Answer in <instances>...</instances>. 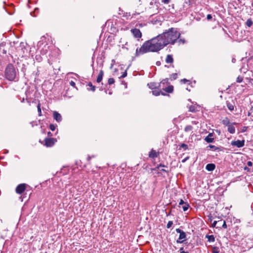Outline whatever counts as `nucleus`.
<instances>
[{"label": "nucleus", "instance_id": "obj_29", "mask_svg": "<svg viewBox=\"0 0 253 253\" xmlns=\"http://www.w3.org/2000/svg\"><path fill=\"white\" fill-rule=\"evenodd\" d=\"M56 126H55L53 124H51L49 126V128L52 131H54L56 128Z\"/></svg>", "mask_w": 253, "mask_h": 253}, {"label": "nucleus", "instance_id": "obj_28", "mask_svg": "<svg viewBox=\"0 0 253 253\" xmlns=\"http://www.w3.org/2000/svg\"><path fill=\"white\" fill-rule=\"evenodd\" d=\"M37 108H38V113H39V116H42V111H41V107H40V104H39L38 106H37Z\"/></svg>", "mask_w": 253, "mask_h": 253}, {"label": "nucleus", "instance_id": "obj_22", "mask_svg": "<svg viewBox=\"0 0 253 253\" xmlns=\"http://www.w3.org/2000/svg\"><path fill=\"white\" fill-rule=\"evenodd\" d=\"M152 92L153 94L155 96H158L161 93V91H160L158 89H155V90H153Z\"/></svg>", "mask_w": 253, "mask_h": 253}, {"label": "nucleus", "instance_id": "obj_2", "mask_svg": "<svg viewBox=\"0 0 253 253\" xmlns=\"http://www.w3.org/2000/svg\"><path fill=\"white\" fill-rule=\"evenodd\" d=\"M161 38L165 46L169 44H173L179 38L180 34L173 28H170L168 31L160 34Z\"/></svg>", "mask_w": 253, "mask_h": 253}, {"label": "nucleus", "instance_id": "obj_47", "mask_svg": "<svg viewBox=\"0 0 253 253\" xmlns=\"http://www.w3.org/2000/svg\"><path fill=\"white\" fill-rule=\"evenodd\" d=\"M188 159V157H187L185 159H183L182 161V163H184L187 159Z\"/></svg>", "mask_w": 253, "mask_h": 253}, {"label": "nucleus", "instance_id": "obj_14", "mask_svg": "<svg viewBox=\"0 0 253 253\" xmlns=\"http://www.w3.org/2000/svg\"><path fill=\"white\" fill-rule=\"evenodd\" d=\"M227 106L228 109L230 111H233L234 108V105L233 103L229 102V101L226 102Z\"/></svg>", "mask_w": 253, "mask_h": 253}, {"label": "nucleus", "instance_id": "obj_52", "mask_svg": "<svg viewBox=\"0 0 253 253\" xmlns=\"http://www.w3.org/2000/svg\"><path fill=\"white\" fill-rule=\"evenodd\" d=\"M247 169V168L246 167L245 168V169L246 170Z\"/></svg>", "mask_w": 253, "mask_h": 253}, {"label": "nucleus", "instance_id": "obj_17", "mask_svg": "<svg viewBox=\"0 0 253 253\" xmlns=\"http://www.w3.org/2000/svg\"><path fill=\"white\" fill-rule=\"evenodd\" d=\"M206 237L208 239L209 242H214L215 238L213 235H206Z\"/></svg>", "mask_w": 253, "mask_h": 253}, {"label": "nucleus", "instance_id": "obj_43", "mask_svg": "<svg viewBox=\"0 0 253 253\" xmlns=\"http://www.w3.org/2000/svg\"><path fill=\"white\" fill-rule=\"evenodd\" d=\"M207 18L208 20H211L212 18V16L211 14H208L207 15Z\"/></svg>", "mask_w": 253, "mask_h": 253}, {"label": "nucleus", "instance_id": "obj_30", "mask_svg": "<svg viewBox=\"0 0 253 253\" xmlns=\"http://www.w3.org/2000/svg\"><path fill=\"white\" fill-rule=\"evenodd\" d=\"M173 224V222L172 221H169L167 225V227L168 228H169Z\"/></svg>", "mask_w": 253, "mask_h": 253}, {"label": "nucleus", "instance_id": "obj_32", "mask_svg": "<svg viewBox=\"0 0 253 253\" xmlns=\"http://www.w3.org/2000/svg\"><path fill=\"white\" fill-rule=\"evenodd\" d=\"M243 81V78L241 76H239L237 78L236 82L237 83H241Z\"/></svg>", "mask_w": 253, "mask_h": 253}, {"label": "nucleus", "instance_id": "obj_3", "mask_svg": "<svg viewBox=\"0 0 253 253\" xmlns=\"http://www.w3.org/2000/svg\"><path fill=\"white\" fill-rule=\"evenodd\" d=\"M6 78L9 81H13L16 77V72L12 64H8L5 71Z\"/></svg>", "mask_w": 253, "mask_h": 253}, {"label": "nucleus", "instance_id": "obj_6", "mask_svg": "<svg viewBox=\"0 0 253 253\" xmlns=\"http://www.w3.org/2000/svg\"><path fill=\"white\" fill-rule=\"evenodd\" d=\"M231 144L232 146H237L238 148H241L243 147L245 145V140H238L236 141H232L231 142Z\"/></svg>", "mask_w": 253, "mask_h": 253}, {"label": "nucleus", "instance_id": "obj_40", "mask_svg": "<svg viewBox=\"0 0 253 253\" xmlns=\"http://www.w3.org/2000/svg\"><path fill=\"white\" fill-rule=\"evenodd\" d=\"M126 75H127V73H126V71L125 72H124L123 73V74L121 76V78H124L125 77H126Z\"/></svg>", "mask_w": 253, "mask_h": 253}, {"label": "nucleus", "instance_id": "obj_27", "mask_svg": "<svg viewBox=\"0 0 253 253\" xmlns=\"http://www.w3.org/2000/svg\"><path fill=\"white\" fill-rule=\"evenodd\" d=\"M115 82V80L113 78H109L108 81V83L109 84H114Z\"/></svg>", "mask_w": 253, "mask_h": 253}, {"label": "nucleus", "instance_id": "obj_51", "mask_svg": "<svg viewBox=\"0 0 253 253\" xmlns=\"http://www.w3.org/2000/svg\"><path fill=\"white\" fill-rule=\"evenodd\" d=\"M113 67V64L111 65V67H110V68L112 69Z\"/></svg>", "mask_w": 253, "mask_h": 253}, {"label": "nucleus", "instance_id": "obj_16", "mask_svg": "<svg viewBox=\"0 0 253 253\" xmlns=\"http://www.w3.org/2000/svg\"><path fill=\"white\" fill-rule=\"evenodd\" d=\"M211 134H209L208 135V136H207L205 140L208 143H211V142H212L213 140V138H211Z\"/></svg>", "mask_w": 253, "mask_h": 253}, {"label": "nucleus", "instance_id": "obj_35", "mask_svg": "<svg viewBox=\"0 0 253 253\" xmlns=\"http://www.w3.org/2000/svg\"><path fill=\"white\" fill-rule=\"evenodd\" d=\"M209 147L210 148H211V149H214V150H216V149H218L216 147H215V146H214V145H209Z\"/></svg>", "mask_w": 253, "mask_h": 253}, {"label": "nucleus", "instance_id": "obj_8", "mask_svg": "<svg viewBox=\"0 0 253 253\" xmlns=\"http://www.w3.org/2000/svg\"><path fill=\"white\" fill-rule=\"evenodd\" d=\"M45 144L47 147H51L55 143V139L53 138H45Z\"/></svg>", "mask_w": 253, "mask_h": 253}, {"label": "nucleus", "instance_id": "obj_15", "mask_svg": "<svg viewBox=\"0 0 253 253\" xmlns=\"http://www.w3.org/2000/svg\"><path fill=\"white\" fill-rule=\"evenodd\" d=\"M228 131L232 134H233L235 132V129L233 126L229 125L228 127Z\"/></svg>", "mask_w": 253, "mask_h": 253}, {"label": "nucleus", "instance_id": "obj_44", "mask_svg": "<svg viewBox=\"0 0 253 253\" xmlns=\"http://www.w3.org/2000/svg\"><path fill=\"white\" fill-rule=\"evenodd\" d=\"M181 82L185 84V83L188 82V81L187 80L185 79H184L183 80H181Z\"/></svg>", "mask_w": 253, "mask_h": 253}, {"label": "nucleus", "instance_id": "obj_19", "mask_svg": "<svg viewBox=\"0 0 253 253\" xmlns=\"http://www.w3.org/2000/svg\"><path fill=\"white\" fill-rule=\"evenodd\" d=\"M253 24V22L251 19H248L246 23V25L249 27H251Z\"/></svg>", "mask_w": 253, "mask_h": 253}, {"label": "nucleus", "instance_id": "obj_13", "mask_svg": "<svg viewBox=\"0 0 253 253\" xmlns=\"http://www.w3.org/2000/svg\"><path fill=\"white\" fill-rule=\"evenodd\" d=\"M173 61V58L171 55H168L166 58V62L167 63H172Z\"/></svg>", "mask_w": 253, "mask_h": 253}, {"label": "nucleus", "instance_id": "obj_53", "mask_svg": "<svg viewBox=\"0 0 253 253\" xmlns=\"http://www.w3.org/2000/svg\"><path fill=\"white\" fill-rule=\"evenodd\" d=\"M252 108H253V106L252 107Z\"/></svg>", "mask_w": 253, "mask_h": 253}, {"label": "nucleus", "instance_id": "obj_33", "mask_svg": "<svg viewBox=\"0 0 253 253\" xmlns=\"http://www.w3.org/2000/svg\"><path fill=\"white\" fill-rule=\"evenodd\" d=\"M189 111L190 112H195L196 111V108L194 106H190L189 109Z\"/></svg>", "mask_w": 253, "mask_h": 253}, {"label": "nucleus", "instance_id": "obj_12", "mask_svg": "<svg viewBox=\"0 0 253 253\" xmlns=\"http://www.w3.org/2000/svg\"><path fill=\"white\" fill-rule=\"evenodd\" d=\"M149 155L150 158H154L157 157L158 154V153L156 151H155L154 150H152L151 151V152H150Z\"/></svg>", "mask_w": 253, "mask_h": 253}, {"label": "nucleus", "instance_id": "obj_39", "mask_svg": "<svg viewBox=\"0 0 253 253\" xmlns=\"http://www.w3.org/2000/svg\"><path fill=\"white\" fill-rule=\"evenodd\" d=\"M247 165L249 167H252L253 166V163L251 161H248L247 162Z\"/></svg>", "mask_w": 253, "mask_h": 253}, {"label": "nucleus", "instance_id": "obj_38", "mask_svg": "<svg viewBox=\"0 0 253 253\" xmlns=\"http://www.w3.org/2000/svg\"><path fill=\"white\" fill-rule=\"evenodd\" d=\"M217 223H218L217 221H214L213 222L212 224V227H216V224H217Z\"/></svg>", "mask_w": 253, "mask_h": 253}, {"label": "nucleus", "instance_id": "obj_1", "mask_svg": "<svg viewBox=\"0 0 253 253\" xmlns=\"http://www.w3.org/2000/svg\"><path fill=\"white\" fill-rule=\"evenodd\" d=\"M164 43L161 36L159 35L150 40L147 41L139 48H137L136 55L138 56L148 52H157L165 46Z\"/></svg>", "mask_w": 253, "mask_h": 253}, {"label": "nucleus", "instance_id": "obj_36", "mask_svg": "<svg viewBox=\"0 0 253 253\" xmlns=\"http://www.w3.org/2000/svg\"><path fill=\"white\" fill-rule=\"evenodd\" d=\"M177 74L175 73V74H173L172 75H171V77L173 78V80H175L176 78H177Z\"/></svg>", "mask_w": 253, "mask_h": 253}, {"label": "nucleus", "instance_id": "obj_37", "mask_svg": "<svg viewBox=\"0 0 253 253\" xmlns=\"http://www.w3.org/2000/svg\"><path fill=\"white\" fill-rule=\"evenodd\" d=\"M179 252H180V253H188V252H184V251L183 250V248H181L179 249Z\"/></svg>", "mask_w": 253, "mask_h": 253}, {"label": "nucleus", "instance_id": "obj_4", "mask_svg": "<svg viewBox=\"0 0 253 253\" xmlns=\"http://www.w3.org/2000/svg\"><path fill=\"white\" fill-rule=\"evenodd\" d=\"M176 232L179 233L178 240H177V243H182L185 240L186 234L185 233L179 228L176 229Z\"/></svg>", "mask_w": 253, "mask_h": 253}, {"label": "nucleus", "instance_id": "obj_24", "mask_svg": "<svg viewBox=\"0 0 253 253\" xmlns=\"http://www.w3.org/2000/svg\"><path fill=\"white\" fill-rule=\"evenodd\" d=\"M219 222H221V224H222L221 227H222L224 228H226L227 227V225H226L225 220H219Z\"/></svg>", "mask_w": 253, "mask_h": 253}, {"label": "nucleus", "instance_id": "obj_21", "mask_svg": "<svg viewBox=\"0 0 253 253\" xmlns=\"http://www.w3.org/2000/svg\"><path fill=\"white\" fill-rule=\"evenodd\" d=\"M166 91L167 92L171 93L173 91V86H169L168 87L166 88Z\"/></svg>", "mask_w": 253, "mask_h": 253}, {"label": "nucleus", "instance_id": "obj_25", "mask_svg": "<svg viewBox=\"0 0 253 253\" xmlns=\"http://www.w3.org/2000/svg\"><path fill=\"white\" fill-rule=\"evenodd\" d=\"M88 86L91 87L90 90L92 91H94L95 90V86L93 85L91 82H89L88 84Z\"/></svg>", "mask_w": 253, "mask_h": 253}, {"label": "nucleus", "instance_id": "obj_20", "mask_svg": "<svg viewBox=\"0 0 253 253\" xmlns=\"http://www.w3.org/2000/svg\"><path fill=\"white\" fill-rule=\"evenodd\" d=\"M193 127L191 126H187L184 128V130L186 132H188L192 130Z\"/></svg>", "mask_w": 253, "mask_h": 253}, {"label": "nucleus", "instance_id": "obj_42", "mask_svg": "<svg viewBox=\"0 0 253 253\" xmlns=\"http://www.w3.org/2000/svg\"><path fill=\"white\" fill-rule=\"evenodd\" d=\"M223 123L224 124L227 125L228 124H229V121L228 120V119H226V120H223Z\"/></svg>", "mask_w": 253, "mask_h": 253}, {"label": "nucleus", "instance_id": "obj_46", "mask_svg": "<svg viewBox=\"0 0 253 253\" xmlns=\"http://www.w3.org/2000/svg\"><path fill=\"white\" fill-rule=\"evenodd\" d=\"M70 84L72 85V86H75V83L73 82V81H71L70 82Z\"/></svg>", "mask_w": 253, "mask_h": 253}, {"label": "nucleus", "instance_id": "obj_26", "mask_svg": "<svg viewBox=\"0 0 253 253\" xmlns=\"http://www.w3.org/2000/svg\"><path fill=\"white\" fill-rule=\"evenodd\" d=\"M148 85L149 86V88L151 89H153L156 87L155 83H151L150 84H148Z\"/></svg>", "mask_w": 253, "mask_h": 253}, {"label": "nucleus", "instance_id": "obj_48", "mask_svg": "<svg viewBox=\"0 0 253 253\" xmlns=\"http://www.w3.org/2000/svg\"><path fill=\"white\" fill-rule=\"evenodd\" d=\"M179 41H180V42H182V43H184V42H185L184 40H181V39H180V40H179Z\"/></svg>", "mask_w": 253, "mask_h": 253}, {"label": "nucleus", "instance_id": "obj_18", "mask_svg": "<svg viewBox=\"0 0 253 253\" xmlns=\"http://www.w3.org/2000/svg\"><path fill=\"white\" fill-rule=\"evenodd\" d=\"M181 208L183 209V211H185L189 208V205L187 203H186L184 205H183Z\"/></svg>", "mask_w": 253, "mask_h": 253}, {"label": "nucleus", "instance_id": "obj_31", "mask_svg": "<svg viewBox=\"0 0 253 253\" xmlns=\"http://www.w3.org/2000/svg\"><path fill=\"white\" fill-rule=\"evenodd\" d=\"M180 147L184 148L185 150L188 149V146L187 145L182 143L180 145Z\"/></svg>", "mask_w": 253, "mask_h": 253}, {"label": "nucleus", "instance_id": "obj_41", "mask_svg": "<svg viewBox=\"0 0 253 253\" xmlns=\"http://www.w3.org/2000/svg\"><path fill=\"white\" fill-rule=\"evenodd\" d=\"M218 223H217V228H221V222H219V220L217 221Z\"/></svg>", "mask_w": 253, "mask_h": 253}, {"label": "nucleus", "instance_id": "obj_49", "mask_svg": "<svg viewBox=\"0 0 253 253\" xmlns=\"http://www.w3.org/2000/svg\"><path fill=\"white\" fill-rule=\"evenodd\" d=\"M209 220H210V221H212L211 217H210V218H209Z\"/></svg>", "mask_w": 253, "mask_h": 253}, {"label": "nucleus", "instance_id": "obj_9", "mask_svg": "<svg viewBox=\"0 0 253 253\" xmlns=\"http://www.w3.org/2000/svg\"><path fill=\"white\" fill-rule=\"evenodd\" d=\"M53 117L54 119L57 122H60L62 121V118L61 115L56 111L53 112Z\"/></svg>", "mask_w": 253, "mask_h": 253}, {"label": "nucleus", "instance_id": "obj_23", "mask_svg": "<svg viewBox=\"0 0 253 253\" xmlns=\"http://www.w3.org/2000/svg\"><path fill=\"white\" fill-rule=\"evenodd\" d=\"M219 250L218 248L216 247H213L212 248V253H219Z\"/></svg>", "mask_w": 253, "mask_h": 253}, {"label": "nucleus", "instance_id": "obj_50", "mask_svg": "<svg viewBox=\"0 0 253 253\" xmlns=\"http://www.w3.org/2000/svg\"><path fill=\"white\" fill-rule=\"evenodd\" d=\"M24 101V98H23L21 101L22 102H23Z\"/></svg>", "mask_w": 253, "mask_h": 253}, {"label": "nucleus", "instance_id": "obj_5", "mask_svg": "<svg viewBox=\"0 0 253 253\" xmlns=\"http://www.w3.org/2000/svg\"><path fill=\"white\" fill-rule=\"evenodd\" d=\"M131 33L132 34L135 38L140 39L142 37V34L140 31L136 28L132 29L130 30Z\"/></svg>", "mask_w": 253, "mask_h": 253}, {"label": "nucleus", "instance_id": "obj_10", "mask_svg": "<svg viewBox=\"0 0 253 253\" xmlns=\"http://www.w3.org/2000/svg\"><path fill=\"white\" fill-rule=\"evenodd\" d=\"M215 168V166L213 164H209L207 165L206 167V169L208 171H212Z\"/></svg>", "mask_w": 253, "mask_h": 253}, {"label": "nucleus", "instance_id": "obj_45", "mask_svg": "<svg viewBox=\"0 0 253 253\" xmlns=\"http://www.w3.org/2000/svg\"><path fill=\"white\" fill-rule=\"evenodd\" d=\"M162 2L168 4L169 2V0H162Z\"/></svg>", "mask_w": 253, "mask_h": 253}, {"label": "nucleus", "instance_id": "obj_34", "mask_svg": "<svg viewBox=\"0 0 253 253\" xmlns=\"http://www.w3.org/2000/svg\"><path fill=\"white\" fill-rule=\"evenodd\" d=\"M185 203H186L182 199H181L179 203V206L180 207L181 205H184Z\"/></svg>", "mask_w": 253, "mask_h": 253}, {"label": "nucleus", "instance_id": "obj_7", "mask_svg": "<svg viewBox=\"0 0 253 253\" xmlns=\"http://www.w3.org/2000/svg\"><path fill=\"white\" fill-rule=\"evenodd\" d=\"M26 189L25 184H20L18 185L16 188V192L18 194L22 193Z\"/></svg>", "mask_w": 253, "mask_h": 253}, {"label": "nucleus", "instance_id": "obj_11", "mask_svg": "<svg viewBox=\"0 0 253 253\" xmlns=\"http://www.w3.org/2000/svg\"><path fill=\"white\" fill-rule=\"evenodd\" d=\"M103 74V71L102 70H100L96 80V82L97 83H100L101 82V81L102 80Z\"/></svg>", "mask_w": 253, "mask_h": 253}]
</instances>
